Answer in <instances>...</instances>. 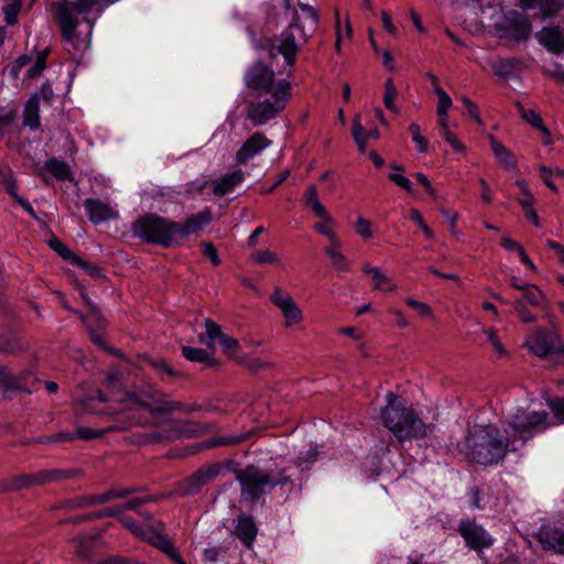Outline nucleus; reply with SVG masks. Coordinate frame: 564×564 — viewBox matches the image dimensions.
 <instances>
[{
	"instance_id": "obj_39",
	"label": "nucleus",
	"mask_w": 564,
	"mask_h": 564,
	"mask_svg": "<svg viewBox=\"0 0 564 564\" xmlns=\"http://www.w3.org/2000/svg\"><path fill=\"white\" fill-rule=\"evenodd\" d=\"M130 492L131 491L127 489H110L105 494L91 495L90 501L94 502V505H102L111 499L123 498L128 496Z\"/></svg>"
},
{
	"instance_id": "obj_12",
	"label": "nucleus",
	"mask_w": 564,
	"mask_h": 564,
	"mask_svg": "<svg viewBox=\"0 0 564 564\" xmlns=\"http://www.w3.org/2000/svg\"><path fill=\"white\" fill-rule=\"evenodd\" d=\"M270 301L279 308L286 328L296 327L302 324L304 319L302 310L289 292L275 286L270 294Z\"/></svg>"
},
{
	"instance_id": "obj_8",
	"label": "nucleus",
	"mask_w": 564,
	"mask_h": 564,
	"mask_svg": "<svg viewBox=\"0 0 564 564\" xmlns=\"http://www.w3.org/2000/svg\"><path fill=\"white\" fill-rule=\"evenodd\" d=\"M282 469L278 476L271 471L262 470L253 466L247 467L242 473L237 475V479L241 486V496L245 500L256 501L267 490L276 486H285L292 482L291 476Z\"/></svg>"
},
{
	"instance_id": "obj_21",
	"label": "nucleus",
	"mask_w": 564,
	"mask_h": 564,
	"mask_svg": "<svg viewBox=\"0 0 564 564\" xmlns=\"http://www.w3.org/2000/svg\"><path fill=\"white\" fill-rule=\"evenodd\" d=\"M234 534L243 543V545L251 547L258 534V528L253 518L245 513L238 516L235 523Z\"/></svg>"
},
{
	"instance_id": "obj_50",
	"label": "nucleus",
	"mask_w": 564,
	"mask_h": 564,
	"mask_svg": "<svg viewBox=\"0 0 564 564\" xmlns=\"http://www.w3.org/2000/svg\"><path fill=\"white\" fill-rule=\"evenodd\" d=\"M405 303H406L410 307L414 308V310L417 312V314H419L420 316H422V317H431V316H433L432 308H431L427 304H425V303H423V302H419V301H416V300H413V299H411V297H408V299L405 300Z\"/></svg>"
},
{
	"instance_id": "obj_47",
	"label": "nucleus",
	"mask_w": 564,
	"mask_h": 564,
	"mask_svg": "<svg viewBox=\"0 0 564 564\" xmlns=\"http://www.w3.org/2000/svg\"><path fill=\"white\" fill-rule=\"evenodd\" d=\"M547 404L557 423H564V398L550 400Z\"/></svg>"
},
{
	"instance_id": "obj_40",
	"label": "nucleus",
	"mask_w": 564,
	"mask_h": 564,
	"mask_svg": "<svg viewBox=\"0 0 564 564\" xmlns=\"http://www.w3.org/2000/svg\"><path fill=\"white\" fill-rule=\"evenodd\" d=\"M251 259L259 264H279L280 258L270 249H262L253 252Z\"/></svg>"
},
{
	"instance_id": "obj_17",
	"label": "nucleus",
	"mask_w": 564,
	"mask_h": 564,
	"mask_svg": "<svg viewBox=\"0 0 564 564\" xmlns=\"http://www.w3.org/2000/svg\"><path fill=\"white\" fill-rule=\"evenodd\" d=\"M212 221V213L209 209H204L197 214H193L186 218L183 224L177 223L176 239L197 234Z\"/></svg>"
},
{
	"instance_id": "obj_54",
	"label": "nucleus",
	"mask_w": 564,
	"mask_h": 564,
	"mask_svg": "<svg viewBox=\"0 0 564 564\" xmlns=\"http://www.w3.org/2000/svg\"><path fill=\"white\" fill-rule=\"evenodd\" d=\"M20 11V4L12 3L4 8V19L7 24L14 25L18 21V13Z\"/></svg>"
},
{
	"instance_id": "obj_42",
	"label": "nucleus",
	"mask_w": 564,
	"mask_h": 564,
	"mask_svg": "<svg viewBox=\"0 0 564 564\" xmlns=\"http://www.w3.org/2000/svg\"><path fill=\"white\" fill-rule=\"evenodd\" d=\"M522 292L524 293V303L528 302L531 305L538 306L543 302L544 295L534 284H525Z\"/></svg>"
},
{
	"instance_id": "obj_43",
	"label": "nucleus",
	"mask_w": 564,
	"mask_h": 564,
	"mask_svg": "<svg viewBox=\"0 0 564 564\" xmlns=\"http://www.w3.org/2000/svg\"><path fill=\"white\" fill-rule=\"evenodd\" d=\"M564 9V0H542L540 12L543 18H549Z\"/></svg>"
},
{
	"instance_id": "obj_27",
	"label": "nucleus",
	"mask_w": 564,
	"mask_h": 564,
	"mask_svg": "<svg viewBox=\"0 0 564 564\" xmlns=\"http://www.w3.org/2000/svg\"><path fill=\"white\" fill-rule=\"evenodd\" d=\"M204 326L205 332L198 334V341L214 351L216 348V339L220 340L224 333L221 332L220 326L210 318L205 319Z\"/></svg>"
},
{
	"instance_id": "obj_14",
	"label": "nucleus",
	"mask_w": 564,
	"mask_h": 564,
	"mask_svg": "<svg viewBox=\"0 0 564 564\" xmlns=\"http://www.w3.org/2000/svg\"><path fill=\"white\" fill-rule=\"evenodd\" d=\"M501 30L506 37L514 42L527 41L532 31L529 20L514 11L505 15Z\"/></svg>"
},
{
	"instance_id": "obj_64",
	"label": "nucleus",
	"mask_w": 564,
	"mask_h": 564,
	"mask_svg": "<svg viewBox=\"0 0 564 564\" xmlns=\"http://www.w3.org/2000/svg\"><path fill=\"white\" fill-rule=\"evenodd\" d=\"M479 184L481 187V193H480L481 199L485 203L490 204L492 202V194H491V189H490L488 183L484 178H480Z\"/></svg>"
},
{
	"instance_id": "obj_15",
	"label": "nucleus",
	"mask_w": 564,
	"mask_h": 564,
	"mask_svg": "<svg viewBox=\"0 0 564 564\" xmlns=\"http://www.w3.org/2000/svg\"><path fill=\"white\" fill-rule=\"evenodd\" d=\"M271 144L272 141L269 140L263 132H254L241 144V147L236 152V161L239 164H245L256 155H259Z\"/></svg>"
},
{
	"instance_id": "obj_62",
	"label": "nucleus",
	"mask_w": 564,
	"mask_h": 564,
	"mask_svg": "<svg viewBox=\"0 0 564 564\" xmlns=\"http://www.w3.org/2000/svg\"><path fill=\"white\" fill-rule=\"evenodd\" d=\"M494 70L497 76L507 78L511 73V64L507 61L499 62L494 66Z\"/></svg>"
},
{
	"instance_id": "obj_36",
	"label": "nucleus",
	"mask_w": 564,
	"mask_h": 564,
	"mask_svg": "<svg viewBox=\"0 0 564 564\" xmlns=\"http://www.w3.org/2000/svg\"><path fill=\"white\" fill-rule=\"evenodd\" d=\"M375 281V289L380 290L383 292H390L397 290V284L392 282L391 278L382 272L380 268H378L377 271H375L373 275L371 276Z\"/></svg>"
},
{
	"instance_id": "obj_60",
	"label": "nucleus",
	"mask_w": 564,
	"mask_h": 564,
	"mask_svg": "<svg viewBox=\"0 0 564 564\" xmlns=\"http://www.w3.org/2000/svg\"><path fill=\"white\" fill-rule=\"evenodd\" d=\"M540 174H541V177L544 182V184L551 189L553 191L554 193H557V187L556 185L552 182V170L550 167H546L544 165L540 166Z\"/></svg>"
},
{
	"instance_id": "obj_35",
	"label": "nucleus",
	"mask_w": 564,
	"mask_h": 564,
	"mask_svg": "<svg viewBox=\"0 0 564 564\" xmlns=\"http://www.w3.org/2000/svg\"><path fill=\"white\" fill-rule=\"evenodd\" d=\"M120 522L126 529H128L134 535H137L138 538H140L142 540L147 539L148 533L151 531V529L153 527L150 524H139L128 517L120 518Z\"/></svg>"
},
{
	"instance_id": "obj_24",
	"label": "nucleus",
	"mask_w": 564,
	"mask_h": 564,
	"mask_svg": "<svg viewBox=\"0 0 564 564\" xmlns=\"http://www.w3.org/2000/svg\"><path fill=\"white\" fill-rule=\"evenodd\" d=\"M488 139L497 162L506 170H516L518 164L514 154L494 135H489Z\"/></svg>"
},
{
	"instance_id": "obj_11",
	"label": "nucleus",
	"mask_w": 564,
	"mask_h": 564,
	"mask_svg": "<svg viewBox=\"0 0 564 564\" xmlns=\"http://www.w3.org/2000/svg\"><path fill=\"white\" fill-rule=\"evenodd\" d=\"M457 530L466 545L478 554L491 547L495 542L494 536L474 519L462 520Z\"/></svg>"
},
{
	"instance_id": "obj_23",
	"label": "nucleus",
	"mask_w": 564,
	"mask_h": 564,
	"mask_svg": "<svg viewBox=\"0 0 564 564\" xmlns=\"http://www.w3.org/2000/svg\"><path fill=\"white\" fill-rule=\"evenodd\" d=\"M243 180L245 173L241 170L228 172L213 182V193L216 196H224L231 193Z\"/></svg>"
},
{
	"instance_id": "obj_9",
	"label": "nucleus",
	"mask_w": 564,
	"mask_h": 564,
	"mask_svg": "<svg viewBox=\"0 0 564 564\" xmlns=\"http://www.w3.org/2000/svg\"><path fill=\"white\" fill-rule=\"evenodd\" d=\"M176 228V221L165 219L154 214H147L133 223L132 232L135 237L148 243L166 248L177 243Z\"/></svg>"
},
{
	"instance_id": "obj_63",
	"label": "nucleus",
	"mask_w": 564,
	"mask_h": 564,
	"mask_svg": "<svg viewBox=\"0 0 564 564\" xmlns=\"http://www.w3.org/2000/svg\"><path fill=\"white\" fill-rule=\"evenodd\" d=\"M153 367L159 370V371H162L169 376H176V371L164 360V359H160V360H155L152 362Z\"/></svg>"
},
{
	"instance_id": "obj_7",
	"label": "nucleus",
	"mask_w": 564,
	"mask_h": 564,
	"mask_svg": "<svg viewBox=\"0 0 564 564\" xmlns=\"http://www.w3.org/2000/svg\"><path fill=\"white\" fill-rule=\"evenodd\" d=\"M554 424L544 411L517 409L508 420L509 429L505 430V434L508 440H513V445L518 441H521L523 445L536 434L543 433Z\"/></svg>"
},
{
	"instance_id": "obj_59",
	"label": "nucleus",
	"mask_w": 564,
	"mask_h": 564,
	"mask_svg": "<svg viewBox=\"0 0 564 564\" xmlns=\"http://www.w3.org/2000/svg\"><path fill=\"white\" fill-rule=\"evenodd\" d=\"M245 440V436H234V435H225L216 437L213 441L214 446H227V445H235L240 443Z\"/></svg>"
},
{
	"instance_id": "obj_34",
	"label": "nucleus",
	"mask_w": 564,
	"mask_h": 564,
	"mask_svg": "<svg viewBox=\"0 0 564 564\" xmlns=\"http://www.w3.org/2000/svg\"><path fill=\"white\" fill-rule=\"evenodd\" d=\"M352 135H354L355 142L358 147V150L360 152H364L366 150L369 138H368V132L365 131V129L361 124L359 116H355V118H354Z\"/></svg>"
},
{
	"instance_id": "obj_33",
	"label": "nucleus",
	"mask_w": 564,
	"mask_h": 564,
	"mask_svg": "<svg viewBox=\"0 0 564 564\" xmlns=\"http://www.w3.org/2000/svg\"><path fill=\"white\" fill-rule=\"evenodd\" d=\"M398 96V89L392 80V78H388L384 82V94H383V104L386 108L394 113H399V108L397 107L394 100Z\"/></svg>"
},
{
	"instance_id": "obj_2",
	"label": "nucleus",
	"mask_w": 564,
	"mask_h": 564,
	"mask_svg": "<svg viewBox=\"0 0 564 564\" xmlns=\"http://www.w3.org/2000/svg\"><path fill=\"white\" fill-rule=\"evenodd\" d=\"M246 87L263 100L252 102L248 118L254 127L263 126L284 110L291 97V83L286 79H275L272 68L261 61L251 64L245 72Z\"/></svg>"
},
{
	"instance_id": "obj_55",
	"label": "nucleus",
	"mask_w": 564,
	"mask_h": 564,
	"mask_svg": "<svg viewBox=\"0 0 564 564\" xmlns=\"http://www.w3.org/2000/svg\"><path fill=\"white\" fill-rule=\"evenodd\" d=\"M441 137H443L452 145V148L455 151H457L459 153L466 152V147L459 141L457 135L455 133H453L452 131H445V133H443Z\"/></svg>"
},
{
	"instance_id": "obj_31",
	"label": "nucleus",
	"mask_w": 564,
	"mask_h": 564,
	"mask_svg": "<svg viewBox=\"0 0 564 564\" xmlns=\"http://www.w3.org/2000/svg\"><path fill=\"white\" fill-rule=\"evenodd\" d=\"M45 169L59 181H69L72 178V170L66 162L50 159L45 163Z\"/></svg>"
},
{
	"instance_id": "obj_29",
	"label": "nucleus",
	"mask_w": 564,
	"mask_h": 564,
	"mask_svg": "<svg viewBox=\"0 0 564 564\" xmlns=\"http://www.w3.org/2000/svg\"><path fill=\"white\" fill-rule=\"evenodd\" d=\"M182 355L192 362L202 364L204 367L217 366V361L212 352L203 348H196L191 346H184L182 348Z\"/></svg>"
},
{
	"instance_id": "obj_53",
	"label": "nucleus",
	"mask_w": 564,
	"mask_h": 564,
	"mask_svg": "<svg viewBox=\"0 0 564 564\" xmlns=\"http://www.w3.org/2000/svg\"><path fill=\"white\" fill-rule=\"evenodd\" d=\"M460 100H462L463 105L466 107L467 115L471 119L477 121L479 124H481V118H480L478 106L466 96H462Z\"/></svg>"
},
{
	"instance_id": "obj_28",
	"label": "nucleus",
	"mask_w": 564,
	"mask_h": 564,
	"mask_svg": "<svg viewBox=\"0 0 564 564\" xmlns=\"http://www.w3.org/2000/svg\"><path fill=\"white\" fill-rule=\"evenodd\" d=\"M317 217L322 218V221L314 225V229L325 236L328 239V245H337L340 238L335 231V219L329 215L327 210L325 214H316Z\"/></svg>"
},
{
	"instance_id": "obj_58",
	"label": "nucleus",
	"mask_w": 564,
	"mask_h": 564,
	"mask_svg": "<svg viewBox=\"0 0 564 564\" xmlns=\"http://www.w3.org/2000/svg\"><path fill=\"white\" fill-rule=\"evenodd\" d=\"M389 180L393 182L395 185L400 186L401 188L412 192V183L411 181L403 174H389Z\"/></svg>"
},
{
	"instance_id": "obj_52",
	"label": "nucleus",
	"mask_w": 564,
	"mask_h": 564,
	"mask_svg": "<svg viewBox=\"0 0 564 564\" xmlns=\"http://www.w3.org/2000/svg\"><path fill=\"white\" fill-rule=\"evenodd\" d=\"M355 227H356V232L359 236H361L362 238H370L373 235L372 228H371V223L364 217L357 218Z\"/></svg>"
},
{
	"instance_id": "obj_6",
	"label": "nucleus",
	"mask_w": 564,
	"mask_h": 564,
	"mask_svg": "<svg viewBox=\"0 0 564 564\" xmlns=\"http://www.w3.org/2000/svg\"><path fill=\"white\" fill-rule=\"evenodd\" d=\"M318 20L319 15L312 6L300 3V13L294 15L293 22L271 41L269 55L275 57L280 54L289 67L294 66L301 45L315 32Z\"/></svg>"
},
{
	"instance_id": "obj_13",
	"label": "nucleus",
	"mask_w": 564,
	"mask_h": 564,
	"mask_svg": "<svg viewBox=\"0 0 564 564\" xmlns=\"http://www.w3.org/2000/svg\"><path fill=\"white\" fill-rule=\"evenodd\" d=\"M557 341L558 336L555 330L536 329L528 336L524 346L531 354L545 357L556 349Z\"/></svg>"
},
{
	"instance_id": "obj_38",
	"label": "nucleus",
	"mask_w": 564,
	"mask_h": 564,
	"mask_svg": "<svg viewBox=\"0 0 564 564\" xmlns=\"http://www.w3.org/2000/svg\"><path fill=\"white\" fill-rule=\"evenodd\" d=\"M305 204L316 214H325L326 208L322 205L317 197V189L314 185H310L304 194Z\"/></svg>"
},
{
	"instance_id": "obj_10",
	"label": "nucleus",
	"mask_w": 564,
	"mask_h": 564,
	"mask_svg": "<svg viewBox=\"0 0 564 564\" xmlns=\"http://www.w3.org/2000/svg\"><path fill=\"white\" fill-rule=\"evenodd\" d=\"M75 476V471L67 469H46L34 474H21L12 476L6 484L7 490H20L24 488L43 486L53 481L68 479Z\"/></svg>"
},
{
	"instance_id": "obj_19",
	"label": "nucleus",
	"mask_w": 564,
	"mask_h": 564,
	"mask_svg": "<svg viewBox=\"0 0 564 564\" xmlns=\"http://www.w3.org/2000/svg\"><path fill=\"white\" fill-rule=\"evenodd\" d=\"M84 207L91 223L98 225L118 217V213L108 204L95 198H86Z\"/></svg>"
},
{
	"instance_id": "obj_56",
	"label": "nucleus",
	"mask_w": 564,
	"mask_h": 564,
	"mask_svg": "<svg viewBox=\"0 0 564 564\" xmlns=\"http://www.w3.org/2000/svg\"><path fill=\"white\" fill-rule=\"evenodd\" d=\"M520 112L522 118L533 128H536L542 122V118L535 110H525L524 108L521 107Z\"/></svg>"
},
{
	"instance_id": "obj_4",
	"label": "nucleus",
	"mask_w": 564,
	"mask_h": 564,
	"mask_svg": "<svg viewBox=\"0 0 564 564\" xmlns=\"http://www.w3.org/2000/svg\"><path fill=\"white\" fill-rule=\"evenodd\" d=\"M516 449L513 440H508L506 434L501 435L499 429L492 424L474 425L468 430L463 444L466 457L484 466L497 465L509 451Z\"/></svg>"
},
{
	"instance_id": "obj_3",
	"label": "nucleus",
	"mask_w": 564,
	"mask_h": 564,
	"mask_svg": "<svg viewBox=\"0 0 564 564\" xmlns=\"http://www.w3.org/2000/svg\"><path fill=\"white\" fill-rule=\"evenodd\" d=\"M116 0H75L59 3L56 19L66 50L74 56L89 47L96 19Z\"/></svg>"
},
{
	"instance_id": "obj_57",
	"label": "nucleus",
	"mask_w": 564,
	"mask_h": 564,
	"mask_svg": "<svg viewBox=\"0 0 564 564\" xmlns=\"http://www.w3.org/2000/svg\"><path fill=\"white\" fill-rule=\"evenodd\" d=\"M202 247H203L204 256L206 258H208L214 265H219L220 260H219L218 252H217L216 248L214 247V245L210 242H204L202 245Z\"/></svg>"
},
{
	"instance_id": "obj_51",
	"label": "nucleus",
	"mask_w": 564,
	"mask_h": 564,
	"mask_svg": "<svg viewBox=\"0 0 564 564\" xmlns=\"http://www.w3.org/2000/svg\"><path fill=\"white\" fill-rule=\"evenodd\" d=\"M410 218L419 225L427 239H432L434 237L433 231L425 224L421 213L417 209L413 208L410 210Z\"/></svg>"
},
{
	"instance_id": "obj_1",
	"label": "nucleus",
	"mask_w": 564,
	"mask_h": 564,
	"mask_svg": "<svg viewBox=\"0 0 564 564\" xmlns=\"http://www.w3.org/2000/svg\"><path fill=\"white\" fill-rule=\"evenodd\" d=\"M111 399L119 403L121 409L117 413L116 423L105 429L78 427L75 434L61 433L56 441H73L80 438L85 441L95 440L113 431H124L131 426L148 425L151 422L142 420L135 415V412L145 411L151 415L166 414L173 411L191 412L194 409L185 406L183 403L170 400L169 397L151 386L139 388L132 391L118 390L111 392Z\"/></svg>"
},
{
	"instance_id": "obj_25",
	"label": "nucleus",
	"mask_w": 564,
	"mask_h": 564,
	"mask_svg": "<svg viewBox=\"0 0 564 564\" xmlns=\"http://www.w3.org/2000/svg\"><path fill=\"white\" fill-rule=\"evenodd\" d=\"M22 123L32 131L40 128V96L37 94H33L25 102Z\"/></svg>"
},
{
	"instance_id": "obj_41",
	"label": "nucleus",
	"mask_w": 564,
	"mask_h": 564,
	"mask_svg": "<svg viewBox=\"0 0 564 564\" xmlns=\"http://www.w3.org/2000/svg\"><path fill=\"white\" fill-rule=\"evenodd\" d=\"M219 344L225 354H227L231 358H238L240 352V345L237 339L234 337L223 335L220 337Z\"/></svg>"
},
{
	"instance_id": "obj_48",
	"label": "nucleus",
	"mask_w": 564,
	"mask_h": 564,
	"mask_svg": "<svg viewBox=\"0 0 564 564\" xmlns=\"http://www.w3.org/2000/svg\"><path fill=\"white\" fill-rule=\"evenodd\" d=\"M485 334L487 335L488 341L492 345L497 356L498 357L505 356L507 351H506L503 345L501 344L497 332L492 328H488L485 330Z\"/></svg>"
},
{
	"instance_id": "obj_49",
	"label": "nucleus",
	"mask_w": 564,
	"mask_h": 564,
	"mask_svg": "<svg viewBox=\"0 0 564 564\" xmlns=\"http://www.w3.org/2000/svg\"><path fill=\"white\" fill-rule=\"evenodd\" d=\"M513 306H514V310H516L517 314L519 315L520 319L523 323H533V322H535V316L532 315L528 311L523 300H517L514 302Z\"/></svg>"
},
{
	"instance_id": "obj_5",
	"label": "nucleus",
	"mask_w": 564,
	"mask_h": 564,
	"mask_svg": "<svg viewBox=\"0 0 564 564\" xmlns=\"http://www.w3.org/2000/svg\"><path fill=\"white\" fill-rule=\"evenodd\" d=\"M386 401L381 421L399 442L420 440L434 432L435 425L424 422L417 411L406 406L395 393L389 391Z\"/></svg>"
},
{
	"instance_id": "obj_26",
	"label": "nucleus",
	"mask_w": 564,
	"mask_h": 564,
	"mask_svg": "<svg viewBox=\"0 0 564 564\" xmlns=\"http://www.w3.org/2000/svg\"><path fill=\"white\" fill-rule=\"evenodd\" d=\"M343 241L338 240L337 245H327L324 248L325 254L328 257L332 265L339 272H348L351 268L349 260L341 252Z\"/></svg>"
},
{
	"instance_id": "obj_44",
	"label": "nucleus",
	"mask_w": 564,
	"mask_h": 564,
	"mask_svg": "<svg viewBox=\"0 0 564 564\" xmlns=\"http://www.w3.org/2000/svg\"><path fill=\"white\" fill-rule=\"evenodd\" d=\"M434 93L438 99L436 112H447L453 105L451 96L442 87H435Z\"/></svg>"
},
{
	"instance_id": "obj_32",
	"label": "nucleus",
	"mask_w": 564,
	"mask_h": 564,
	"mask_svg": "<svg viewBox=\"0 0 564 564\" xmlns=\"http://www.w3.org/2000/svg\"><path fill=\"white\" fill-rule=\"evenodd\" d=\"M51 248L63 259L72 261V263L80 265L83 268H87V263L76 257L68 247H66L61 240L52 239L50 241Z\"/></svg>"
},
{
	"instance_id": "obj_45",
	"label": "nucleus",
	"mask_w": 564,
	"mask_h": 564,
	"mask_svg": "<svg viewBox=\"0 0 564 564\" xmlns=\"http://www.w3.org/2000/svg\"><path fill=\"white\" fill-rule=\"evenodd\" d=\"M442 215L443 217L447 220V223L449 224V232L453 237H455L456 239H459L463 234L460 230L457 229L456 227V224L458 221V218H459V215L458 213L456 212H451V210H446V209H442Z\"/></svg>"
},
{
	"instance_id": "obj_16",
	"label": "nucleus",
	"mask_w": 564,
	"mask_h": 564,
	"mask_svg": "<svg viewBox=\"0 0 564 564\" xmlns=\"http://www.w3.org/2000/svg\"><path fill=\"white\" fill-rule=\"evenodd\" d=\"M536 536L545 550L564 554V523L558 525L543 524Z\"/></svg>"
},
{
	"instance_id": "obj_46",
	"label": "nucleus",
	"mask_w": 564,
	"mask_h": 564,
	"mask_svg": "<svg viewBox=\"0 0 564 564\" xmlns=\"http://www.w3.org/2000/svg\"><path fill=\"white\" fill-rule=\"evenodd\" d=\"M0 387L6 388H15L21 390L31 391L30 387H24L21 383L17 382L13 377H11L4 367H0Z\"/></svg>"
},
{
	"instance_id": "obj_30",
	"label": "nucleus",
	"mask_w": 564,
	"mask_h": 564,
	"mask_svg": "<svg viewBox=\"0 0 564 564\" xmlns=\"http://www.w3.org/2000/svg\"><path fill=\"white\" fill-rule=\"evenodd\" d=\"M206 431H207V427L205 425H203V424L187 423L184 427H182L180 430H175V431L169 432L166 435L155 436V440H159V441H161V440L162 441L163 440L171 441V440H174V438H177V437H181V436L195 437V436L204 434Z\"/></svg>"
},
{
	"instance_id": "obj_61",
	"label": "nucleus",
	"mask_w": 564,
	"mask_h": 564,
	"mask_svg": "<svg viewBox=\"0 0 564 564\" xmlns=\"http://www.w3.org/2000/svg\"><path fill=\"white\" fill-rule=\"evenodd\" d=\"M436 115L438 134L442 135L443 133H445V131H451L447 112H436Z\"/></svg>"
},
{
	"instance_id": "obj_22",
	"label": "nucleus",
	"mask_w": 564,
	"mask_h": 564,
	"mask_svg": "<svg viewBox=\"0 0 564 564\" xmlns=\"http://www.w3.org/2000/svg\"><path fill=\"white\" fill-rule=\"evenodd\" d=\"M541 45L554 54L564 52V33L557 28H543L536 33Z\"/></svg>"
},
{
	"instance_id": "obj_18",
	"label": "nucleus",
	"mask_w": 564,
	"mask_h": 564,
	"mask_svg": "<svg viewBox=\"0 0 564 564\" xmlns=\"http://www.w3.org/2000/svg\"><path fill=\"white\" fill-rule=\"evenodd\" d=\"M162 527L161 522L156 523V527H152L151 531L148 533L147 539L150 544L162 551L166 554L175 564H185L183 558L180 556L178 552L174 547L171 540L160 532Z\"/></svg>"
},
{
	"instance_id": "obj_20",
	"label": "nucleus",
	"mask_w": 564,
	"mask_h": 564,
	"mask_svg": "<svg viewBox=\"0 0 564 564\" xmlns=\"http://www.w3.org/2000/svg\"><path fill=\"white\" fill-rule=\"evenodd\" d=\"M223 470V467L218 463H213L206 465L198 469L192 477L187 480L188 488L187 492L194 494L199 490L200 487L209 484L215 478H217Z\"/></svg>"
},
{
	"instance_id": "obj_37",
	"label": "nucleus",
	"mask_w": 564,
	"mask_h": 564,
	"mask_svg": "<svg viewBox=\"0 0 564 564\" xmlns=\"http://www.w3.org/2000/svg\"><path fill=\"white\" fill-rule=\"evenodd\" d=\"M409 132L411 133L412 141L415 143L417 152L425 154L429 151V141L422 135L420 126L415 122L411 123L409 126Z\"/></svg>"
}]
</instances>
